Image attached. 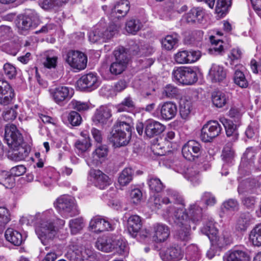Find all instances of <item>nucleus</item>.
Returning a JSON list of instances; mask_svg holds the SVG:
<instances>
[{"label": "nucleus", "mask_w": 261, "mask_h": 261, "mask_svg": "<svg viewBox=\"0 0 261 261\" xmlns=\"http://www.w3.org/2000/svg\"><path fill=\"white\" fill-rule=\"evenodd\" d=\"M52 212L49 211L43 213L41 220L35 226L36 233L44 245L49 244L57 233V229L54 225V220L50 216Z\"/></svg>", "instance_id": "f257e3e1"}, {"label": "nucleus", "mask_w": 261, "mask_h": 261, "mask_svg": "<svg viewBox=\"0 0 261 261\" xmlns=\"http://www.w3.org/2000/svg\"><path fill=\"white\" fill-rule=\"evenodd\" d=\"M172 218L174 223L180 227L176 233V238L183 241H187L190 239L191 224L190 221L188 219L187 216L184 215L182 210L177 209L175 210L173 216H167Z\"/></svg>", "instance_id": "f03ea898"}, {"label": "nucleus", "mask_w": 261, "mask_h": 261, "mask_svg": "<svg viewBox=\"0 0 261 261\" xmlns=\"http://www.w3.org/2000/svg\"><path fill=\"white\" fill-rule=\"evenodd\" d=\"M166 192V196L163 197L153 196L149 198L148 205L152 210L155 211L161 208L162 203L167 204L172 202L184 205L183 198L178 193L170 189L167 190Z\"/></svg>", "instance_id": "7ed1b4c3"}, {"label": "nucleus", "mask_w": 261, "mask_h": 261, "mask_svg": "<svg viewBox=\"0 0 261 261\" xmlns=\"http://www.w3.org/2000/svg\"><path fill=\"white\" fill-rule=\"evenodd\" d=\"M54 205L59 213L64 217H73L79 214L74 199L69 196H60L56 200Z\"/></svg>", "instance_id": "20e7f679"}, {"label": "nucleus", "mask_w": 261, "mask_h": 261, "mask_svg": "<svg viewBox=\"0 0 261 261\" xmlns=\"http://www.w3.org/2000/svg\"><path fill=\"white\" fill-rule=\"evenodd\" d=\"M184 205L182 208L175 207L173 205L169 206L167 207L165 211L164 215L165 216H173L175 210L180 209L182 210L184 215H186L188 217V219L190 221V223L193 222L196 223L197 222L200 221L202 215V208L197 205L196 203L190 204L188 210H183L185 207L184 201H183Z\"/></svg>", "instance_id": "39448f33"}, {"label": "nucleus", "mask_w": 261, "mask_h": 261, "mask_svg": "<svg viewBox=\"0 0 261 261\" xmlns=\"http://www.w3.org/2000/svg\"><path fill=\"white\" fill-rule=\"evenodd\" d=\"M51 99L59 106H64L73 96L74 90L72 88L65 86H59L49 90Z\"/></svg>", "instance_id": "423d86ee"}, {"label": "nucleus", "mask_w": 261, "mask_h": 261, "mask_svg": "<svg viewBox=\"0 0 261 261\" xmlns=\"http://www.w3.org/2000/svg\"><path fill=\"white\" fill-rule=\"evenodd\" d=\"M172 75L176 81L183 85L193 84L198 80L196 70L190 67H178L173 70Z\"/></svg>", "instance_id": "0eeeda50"}, {"label": "nucleus", "mask_w": 261, "mask_h": 261, "mask_svg": "<svg viewBox=\"0 0 261 261\" xmlns=\"http://www.w3.org/2000/svg\"><path fill=\"white\" fill-rule=\"evenodd\" d=\"M114 55L115 61L111 64L110 71L112 74L118 75L122 73L126 69L128 62V58L123 47L115 50Z\"/></svg>", "instance_id": "6e6552de"}, {"label": "nucleus", "mask_w": 261, "mask_h": 261, "mask_svg": "<svg viewBox=\"0 0 261 261\" xmlns=\"http://www.w3.org/2000/svg\"><path fill=\"white\" fill-rule=\"evenodd\" d=\"M39 23L37 13L33 10H28L23 16L19 17L17 22L18 30L23 33L30 29L35 28Z\"/></svg>", "instance_id": "1a4fd4ad"}, {"label": "nucleus", "mask_w": 261, "mask_h": 261, "mask_svg": "<svg viewBox=\"0 0 261 261\" xmlns=\"http://www.w3.org/2000/svg\"><path fill=\"white\" fill-rule=\"evenodd\" d=\"M221 130L222 127L218 121H208L201 130L200 138L204 142H211L220 135Z\"/></svg>", "instance_id": "9d476101"}, {"label": "nucleus", "mask_w": 261, "mask_h": 261, "mask_svg": "<svg viewBox=\"0 0 261 261\" xmlns=\"http://www.w3.org/2000/svg\"><path fill=\"white\" fill-rule=\"evenodd\" d=\"M5 138L8 146L13 149L21 146L23 142L21 134L14 124L6 126Z\"/></svg>", "instance_id": "9b49d317"}, {"label": "nucleus", "mask_w": 261, "mask_h": 261, "mask_svg": "<svg viewBox=\"0 0 261 261\" xmlns=\"http://www.w3.org/2000/svg\"><path fill=\"white\" fill-rule=\"evenodd\" d=\"M66 61L73 68L81 70L86 67L87 57L81 51L70 50L67 54Z\"/></svg>", "instance_id": "f8f14e48"}, {"label": "nucleus", "mask_w": 261, "mask_h": 261, "mask_svg": "<svg viewBox=\"0 0 261 261\" xmlns=\"http://www.w3.org/2000/svg\"><path fill=\"white\" fill-rule=\"evenodd\" d=\"M202 152L200 144L195 140H190L182 148L184 157L190 161H194L199 158Z\"/></svg>", "instance_id": "ddd939ff"}, {"label": "nucleus", "mask_w": 261, "mask_h": 261, "mask_svg": "<svg viewBox=\"0 0 261 261\" xmlns=\"http://www.w3.org/2000/svg\"><path fill=\"white\" fill-rule=\"evenodd\" d=\"M160 255L163 261L178 260L182 258L184 252L178 246L172 245L161 249Z\"/></svg>", "instance_id": "4468645a"}, {"label": "nucleus", "mask_w": 261, "mask_h": 261, "mask_svg": "<svg viewBox=\"0 0 261 261\" xmlns=\"http://www.w3.org/2000/svg\"><path fill=\"white\" fill-rule=\"evenodd\" d=\"M99 84L97 75L93 73L83 75L77 81V85L80 89H86L89 91L96 89Z\"/></svg>", "instance_id": "2eb2a0df"}, {"label": "nucleus", "mask_w": 261, "mask_h": 261, "mask_svg": "<svg viewBox=\"0 0 261 261\" xmlns=\"http://www.w3.org/2000/svg\"><path fill=\"white\" fill-rule=\"evenodd\" d=\"M221 157L223 161L221 174L226 176L228 174V168L230 167L234 162V151L231 143H229L225 145Z\"/></svg>", "instance_id": "dca6fc26"}, {"label": "nucleus", "mask_w": 261, "mask_h": 261, "mask_svg": "<svg viewBox=\"0 0 261 261\" xmlns=\"http://www.w3.org/2000/svg\"><path fill=\"white\" fill-rule=\"evenodd\" d=\"M160 114L162 119L171 120L176 115L177 108L175 103L172 101H166L160 103L156 110Z\"/></svg>", "instance_id": "f3484780"}, {"label": "nucleus", "mask_w": 261, "mask_h": 261, "mask_svg": "<svg viewBox=\"0 0 261 261\" xmlns=\"http://www.w3.org/2000/svg\"><path fill=\"white\" fill-rule=\"evenodd\" d=\"M111 110L106 106L97 109L93 117V121L97 124L109 126L112 122Z\"/></svg>", "instance_id": "a211bd4d"}, {"label": "nucleus", "mask_w": 261, "mask_h": 261, "mask_svg": "<svg viewBox=\"0 0 261 261\" xmlns=\"http://www.w3.org/2000/svg\"><path fill=\"white\" fill-rule=\"evenodd\" d=\"M166 126L159 121L148 119L145 121V135L148 138H152L161 134Z\"/></svg>", "instance_id": "6ab92c4d"}, {"label": "nucleus", "mask_w": 261, "mask_h": 261, "mask_svg": "<svg viewBox=\"0 0 261 261\" xmlns=\"http://www.w3.org/2000/svg\"><path fill=\"white\" fill-rule=\"evenodd\" d=\"M201 57L199 50H182L175 55V61L179 64L191 63L197 61Z\"/></svg>", "instance_id": "aec40b11"}, {"label": "nucleus", "mask_w": 261, "mask_h": 261, "mask_svg": "<svg viewBox=\"0 0 261 261\" xmlns=\"http://www.w3.org/2000/svg\"><path fill=\"white\" fill-rule=\"evenodd\" d=\"M14 96V90L10 84L6 81L0 80V104L4 106L9 105Z\"/></svg>", "instance_id": "412c9836"}, {"label": "nucleus", "mask_w": 261, "mask_h": 261, "mask_svg": "<svg viewBox=\"0 0 261 261\" xmlns=\"http://www.w3.org/2000/svg\"><path fill=\"white\" fill-rule=\"evenodd\" d=\"M131 138L128 133L124 131H119L113 129L109 136V139L116 147H120L127 145Z\"/></svg>", "instance_id": "4be33fe9"}, {"label": "nucleus", "mask_w": 261, "mask_h": 261, "mask_svg": "<svg viewBox=\"0 0 261 261\" xmlns=\"http://www.w3.org/2000/svg\"><path fill=\"white\" fill-rule=\"evenodd\" d=\"M89 175L95 186L103 189L110 184L109 177L99 170L91 169Z\"/></svg>", "instance_id": "5701e85b"}, {"label": "nucleus", "mask_w": 261, "mask_h": 261, "mask_svg": "<svg viewBox=\"0 0 261 261\" xmlns=\"http://www.w3.org/2000/svg\"><path fill=\"white\" fill-rule=\"evenodd\" d=\"M204 15L205 12L202 8L194 7L184 15V18L188 23H201Z\"/></svg>", "instance_id": "b1692460"}, {"label": "nucleus", "mask_w": 261, "mask_h": 261, "mask_svg": "<svg viewBox=\"0 0 261 261\" xmlns=\"http://www.w3.org/2000/svg\"><path fill=\"white\" fill-rule=\"evenodd\" d=\"M170 229L165 224L156 223L153 226V240L158 243L165 241L170 236Z\"/></svg>", "instance_id": "393cba45"}, {"label": "nucleus", "mask_w": 261, "mask_h": 261, "mask_svg": "<svg viewBox=\"0 0 261 261\" xmlns=\"http://www.w3.org/2000/svg\"><path fill=\"white\" fill-rule=\"evenodd\" d=\"M232 237L231 231L228 228L224 227L219 236L216 235L213 240V245L217 246L220 249L223 247L229 245L232 243Z\"/></svg>", "instance_id": "a878e982"}, {"label": "nucleus", "mask_w": 261, "mask_h": 261, "mask_svg": "<svg viewBox=\"0 0 261 261\" xmlns=\"http://www.w3.org/2000/svg\"><path fill=\"white\" fill-rule=\"evenodd\" d=\"M89 225L94 231L97 232L105 230H112L114 229L113 226L109 221L99 217H96L92 219Z\"/></svg>", "instance_id": "bb28decb"}, {"label": "nucleus", "mask_w": 261, "mask_h": 261, "mask_svg": "<svg viewBox=\"0 0 261 261\" xmlns=\"http://www.w3.org/2000/svg\"><path fill=\"white\" fill-rule=\"evenodd\" d=\"M130 9L129 3L127 0L118 1L112 9V17L120 18L125 17Z\"/></svg>", "instance_id": "cd10ccee"}, {"label": "nucleus", "mask_w": 261, "mask_h": 261, "mask_svg": "<svg viewBox=\"0 0 261 261\" xmlns=\"http://www.w3.org/2000/svg\"><path fill=\"white\" fill-rule=\"evenodd\" d=\"M108 153V148L106 145H99L92 153L91 164L97 166L105 160Z\"/></svg>", "instance_id": "c85d7f7f"}, {"label": "nucleus", "mask_w": 261, "mask_h": 261, "mask_svg": "<svg viewBox=\"0 0 261 261\" xmlns=\"http://www.w3.org/2000/svg\"><path fill=\"white\" fill-rule=\"evenodd\" d=\"M209 75L213 83L220 82L226 78V72L223 66L214 64L210 69Z\"/></svg>", "instance_id": "c756f323"}, {"label": "nucleus", "mask_w": 261, "mask_h": 261, "mask_svg": "<svg viewBox=\"0 0 261 261\" xmlns=\"http://www.w3.org/2000/svg\"><path fill=\"white\" fill-rule=\"evenodd\" d=\"M142 227L140 217L138 215H132L127 220V228L128 233L135 237Z\"/></svg>", "instance_id": "7c9ffc66"}, {"label": "nucleus", "mask_w": 261, "mask_h": 261, "mask_svg": "<svg viewBox=\"0 0 261 261\" xmlns=\"http://www.w3.org/2000/svg\"><path fill=\"white\" fill-rule=\"evenodd\" d=\"M224 261H250L249 256L244 251L239 250H230L223 256Z\"/></svg>", "instance_id": "2f4dec72"}, {"label": "nucleus", "mask_w": 261, "mask_h": 261, "mask_svg": "<svg viewBox=\"0 0 261 261\" xmlns=\"http://www.w3.org/2000/svg\"><path fill=\"white\" fill-rule=\"evenodd\" d=\"M113 237V235H110L106 237L99 238L95 242V247L103 252H112L114 249Z\"/></svg>", "instance_id": "473e14b6"}, {"label": "nucleus", "mask_w": 261, "mask_h": 261, "mask_svg": "<svg viewBox=\"0 0 261 261\" xmlns=\"http://www.w3.org/2000/svg\"><path fill=\"white\" fill-rule=\"evenodd\" d=\"M212 100L213 105L219 108L226 105L229 100L228 94L221 91H215L212 94Z\"/></svg>", "instance_id": "72a5a7b5"}, {"label": "nucleus", "mask_w": 261, "mask_h": 261, "mask_svg": "<svg viewBox=\"0 0 261 261\" xmlns=\"http://www.w3.org/2000/svg\"><path fill=\"white\" fill-rule=\"evenodd\" d=\"M220 121L225 127L227 136L232 137L234 141L237 140L238 137L237 125L225 118H220Z\"/></svg>", "instance_id": "f704fd0d"}, {"label": "nucleus", "mask_w": 261, "mask_h": 261, "mask_svg": "<svg viewBox=\"0 0 261 261\" xmlns=\"http://www.w3.org/2000/svg\"><path fill=\"white\" fill-rule=\"evenodd\" d=\"M199 172L196 165H189L184 171V175L193 184H196L199 181Z\"/></svg>", "instance_id": "c9c22d12"}, {"label": "nucleus", "mask_w": 261, "mask_h": 261, "mask_svg": "<svg viewBox=\"0 0 261 261\" xmlns=\"http://www.w3.org/2000/svg\"><path fill=\"white\" fill-rule=\"evenodd\" d=\"M6 240L15 246L21 244L23 239L21 234L13 228H9L5 232Z\"/></svg>", "instance_id": "e433bc0d"}, {"label": "nucleus", "mask_w": 261, "mask_h": 261, "mask_svg": "<svg viewBox=\"0 0 261 261\" xmlns=\"http://www.w3.org/2000/svg\"><path fill=\"white\" fill-rule=\"evenodd\" d=\"M200 256V250L197 245L192 244L187 247L186 258L188 261H198Z\"/></svg>", "instance_id": "4c0bfd02"}, {"label": "nucleus", "mask_w": 261, "mask_h": 261, "mask_svg": "<svg viewBox=\"0 0 261 261\" xmlns=\"http://www.w3.org/2000/svg\"><path fill=\"white\" fill-rule=\"evenodd\" d=\"M113 246L114 250L120 255H125L127 253V247L125 241L120 236H114L113 237Z\"/></svg>", "instance_id": "58836bf2"}, {"label": "nucleus", "mask_w": 261, "mask_h": 261, "mask_svg": "<svg viewBox=\"0 0 261 261\" xmlns=\"http://www.w3.org/2000/svg\"><path fill=\"white\" fill-rule=\"evenodd\" d=\"M119 27L114 23H110L106 28H100L102 31L103 40L106 42L111 40L118 33Z\"/></svg>", "instance_id": "ea45409f"}, {"label": "nucleus", "mask_w": 261, "mask_h": 261, "mask_svg": "<svg viewBox=\"0 0 261 261\" xmlns=\"http://www.w3.org/2000/svg\"><path fill=\"white\" fill-rule=\"evenodd\" d=\"M249 238L254 246H261V223L256 225L252 229Z\"/></svg>", "instance_id": "a19ab883"}, {"label": "nucleus", "mask_w": 261, "mask_h": 261, "mask_svg": "<svg viewBox=\"0 0 261 261\" xmlns=\"http://www.w3.org/2000/svg\"><path fill=\"white\" fill-rule=\"evenodd\" d=\"M162 95L163 98H176L180 96V90L174 85L168 84L163 89Z\"/></svg>", "instance_id": "79ce46f5"}, {"label": "nucleus", "mask_w": 261, "mask_h": 261, "mask_svg": "<svg viewBox=\"0 0 261 261\" xmlns=\"http://www.w3.org/2000/svg\"><path fill=\"white\" fill-rule=\"evenodd\" d=\"M14 151L12 152H9L8 158L10 160L18 162L24 160L28 155V151L27 149L19 146L17 148L13 149Z\"/></svg>", "instance_id": "37998d69"}, {"label": "nucleus", "mask_w": 261, "mask_h": 261, "mask_svg": "<svg viewBox=\"0 0 261 261\" xmlns=\"http://www.w3.org/2000/svg\"><path fill=\"white\" fill-rule=\"evenodd\" d=\"M201 232L208 237L213 244V240L216 237L218 229L216 227L215 224L212 221H209L206 223L201 229Z\"/></svg>", "instance_id": "c03bdc74"}, {"label": "nucleus", "mask_w": 261, "mask_h": 261, "mask_svg": "<svg viewBox=\"0 0 261 261\" xmlns=\"http://www.w3.org/2000/svg\"><path fill=\"white\" fill-rule=\"evenodd\" d=\"M239 66H240V65H235L233 68L235 70L233 81L236 85L241 88H245L248 86V83L243 71L239 68H237Z\"/></svg>", "instance_id": "a18cd8bd"}, {"label": "nucleus", "mask_w": 261, "mask_h": 261, "mask_svg": "<svg viewBox=\"0 0 261 261\" xmlns=\"http://www.w3.org/2000/svg\"><path fill=\"white\" fill-rule=\"evenodd\" d=\"M250 216L249 214H242L236 223V229L239 231H245L250 225Z\"/></svg>", "instance_id": "49530a36"}, {"label": "nucleus", "mask_w": 261, "mask_h": 261, "mask_svg": "<svg viewBox=\"0 0 261 261\" xmlns=\"http://www.w3.org/2000/svg\"><path fill=\"white\" fill-rule=\"evenodd\" d=\"M212 46L208 49L210 54L217 55L223 51V42L220 39H215V37L211 36L210 38Z\"/></svg>", "instance_id": "de8ad7c7"}, {"label": "nucleus", "mask_w": 261, "mask_h": 261, "mask_svg": "<svg viewBox=\"0 0 261 261\" xmlns=\"http://www.w3.org/2000/svg\"><path fill=\"white\" fill-rule=\"evenodd\" d=\"M115 129L119 131H124V133H128L130 136L132 135V124L129 118L126 119L125 121L124 118L121 117L118 120L114 125Z\"/></svg>", "instance_id": "09e8293b"}, {"label": "nucleus", "mask_w": 261, "mask_h": 261, "mask_svg": "<svg viewBox=\"0 0 261 261\" xmlns=\"http://www.w3.org/2000/svg\"><path fill=\"white\" fill-rule=\"evenodd\" d=\"M133 171L130 168H125L120 174L118 182L122 186L128 185L133 179Z\"/></svg>", "instance_id": "8fccbe9b"}, {"label": "nucleus", "mask_w": 261, "mask_h": 261, "mask_svg": "<svg viewBox=\"0 0 261 261\" xmlns=\"http://www.w3.org/2000/svg\"><path fill=\"white\" fill-rule=\"evenodd\" d=\"M142 27V23L137 19L132 18L127 21L125 24L126 31L132 34H135L141 30Z\"/></svg>", "instance_id": "3c124183"}, {"label": "nucleus", "mask_w": 261, "mask_h": 261, "mask_svg": "<svg viewBox=\"0 0 261 261\" xmlns=\"http://www.w3.org/2000/svg\"><path fill=\"white\" fill-rule=\"evenodd\" d=\"M192 109V102L187 99H181L180 102L179 112L182 119H186L190 115Z\"/></svg>", "instance_id": "603ef678"}, {"label": "nucleus", "mask_w": 261, "mask_h": 261, "mask_svg": "<svg viewBox=\"0 0 261 261\" xmlns=\"http://www.w3.org/2000/svg\"><path fill=\"white\" fill-rule=\"evenodd\" d=\"M74 146L79 153L85 152L91 146L90 139H79L75 142Z\"/></svg>", "instance_id": "864d4df0"}, {"label": "nucleus", "mask_w": 261, "mask_h": 261, "mask_svg": "<svg viewBox=\"0 0 261 261\" xmlns=\"http://www.w3.org/2000/svg\"><path fill=\"white\" fill-rule=\"evenodd\" d=\"M69 226L72 234H76L84 226V220L82 218H77L69 221Z\"/></svg>", "instance_id": "5fc2aeb1"}, {"label": "nucleus", "mask_w": 261, "mask_h": 261, "mask_svg": "<svg viewBox=\"0 0 261 261\" xmlns=\"http://www.w3.org/2000/svg\"><path fill=\"white\" fill-rule=\"evenodd\" d=\"M148 185L150 190L154 192L159 193L164 188L161 180L157 177H150L148 180Z\"/></svg>", "instance_id": "6e6d98bb"}, {"label": "nucleus", "mask_w": 261, "mask_h": 261, "mask_svg": "<svg viewBox=\"0 0 261 261\" xmlns=\"http://www.w3.org/2000/svg\"><path fill=\"white\" fill-rule=\"evenodd\" d=\"M178 39L176 37L173 35H167L162 39L161 43L162 47L166 50H170L174 48L177 44Z\"/></svg>", "instance_id": "4d7b16f0"}, {"label": "nucleus", "mask_w": 261, "mask_h": 261, "mask_svg": "<svg viewBox=\"0 0 261 261\" xmlns=\"http://www.w3.org/2000/svg\"><path fill=\"white\" fill-rule=\"evenodd\" d=\"M89 40L92 43L104 42L100 28H97L89 33Z\"/></svg>", "instance_id": "13d9d810"}, {"label": "nucleus", "mask_w": 261, "mask_h": 261, "mask_svg": "<svg viewBox=\"0 0 261 261\" xmlns=\"http://www.w3.org/2000/svg\"><path fill=\"white\" fill-rule=\"evenodd\" d=\"M67 119L69 123L72 126H79L82 122L81 115L74 111H72L68 114Z\"/></svg>", "instance_id": "bf43d9fd"}, {"label": "nucleus", "mask_w": 261, "mask_h": 261, "mask_svg": "<svg viewBox=\"0 0 261 261\" xmlns=\"http://www.w3.org/2000/svg\"><path fill=\"white\" fill-rule=\"evenodd\" d=\"M125 107L129 109H134L135 107V102L130 96L125 97L121 103L118 105V111L123 112L126 111Z\"/></svg>", "instance_id": "052dcab7"}, {"label": "nucleus", "mask_w": 261, "mask_h": 261, "mask_svg": "<svg viewBox=\"0 0 261 261\" xmlns=\"http://www.w3.org/2000/svg\"><path fill=\"white\" fill-rule=\"evenodd\" d=\"M256 154V149L252 147H248L242 158V163L249 162L251 163Z\"/></svg>", "instance_id": "680f3d73"}, {"label": "nucleus", "mask_w": 261, "mask_h": 261, "mask_svg": "<svg viewBox=\"0 0 261 261\" xmlns=\"http://www.w3.org/2000/svg\"><path fill=\"white\" fill-rule=\"evenodd\" d=\"M3 70L5 75L9 79L15 78L17 71L16 68L11 64L7 63L4 64Z\"/></svg>", "instance_id": "e2e57ef3"}, {"label": "nucleus", "mask_w": 261, "mask_h": 261, "mask_svg": "<svg viewBox=\"0 0 261 261\" xmlns=\"http://www.w3.org/2000/svg\"><path fill=\"white\" fill-rule=\"evenodd\" d=\"M129 198L132 202L135 204H138L142 198L141 191L138 188L132 189L129 192Z\"/></svg>", "instance_id": "0e129e2a"}, {"label": "nucleus", "mask_w": 261, "mask_h": 261, "mask_svg": "<svg viewBox=\"0 0 261 261\" xmlns=\"http://www.w3.org/2000/svg\"><path fill=\"white\" fill-rule=\"evenodd\" d=\"M63 3L61 0H43L41 6L44 9L48 10L55 7H59Z\"/></svg>", "instance_id": "69168bd1"}, {"label": "nucleus", "mask_w": 261, "mask_h": 261, "mask_svg": "<svg viewBox=\"0 0 261 261\" xmlns=\"http://www.w3.org/2000/svg\"><path fill=\"white\" fill-rule=\"evenodd\" d=\"M231 4V0H218L216 11L218 13H223Z\"/></svg>", "instance_id": "338daca9"}, {"label": "nucleus", "mask_w": 261, "mask_h": 261, "mask_svg": "<svg viewBox=\"0 0 261 261\" xmlns=\"http://www.w3.org/2000/svg\"><path fill=\"white\" fill-rule=\"evenodd\" d=\"M10 221V215L8 209L0 207V225H5Z\"/></svg>", "instance_id": "774afa93"}]
</instances>
